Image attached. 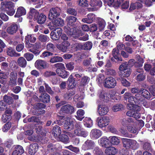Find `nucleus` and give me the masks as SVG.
<instances>
[{"label":"nucleus","instance_id":"1","mask_svg":"<svg viewBox=\"0 0 155 155\" xmlns=\"http://www.w3.org/2000/svg\"><path fill=\"white\" fill-rule=\"evenodd\" d=\"M25 47L28 49V51L36 55H38L40 52L38 49L39 48V44L36 43L32 44L30 43H34L36 40V38L33 35H29L25 36Z\"/></svg>","mask_w":155,"mask_h":155},{"label":"nucleus","instance_id":"2","mask_svg":"<svg viewBox=\"0 0 155 155\" xmlns=\"http://www.w3.org/2000/svg\"><path fill=\"white\" fill-rule=\"evenodd\" d=\"M61 12L60 8L58 7H53L51 8L49 11L48 18L50 20L55 19L58 17Z\"/></svg>","mask_w":155,"mask_h":155},{"label":"nucleus","instance_id":"3","mask_svg":"<svg viewBox=\"0 0 155 155\" xmlns=\"http://www.w3.org/2000/svg\"><path fill=\"white\" fill-rule=\"evenodd\" d=\"M122 140L124 147L126 148H132L134 149L137 147L138 144L135 140L127 138H122Z\"/></svg>","mask_w":155,"mask_h":155},{"label":"nucleus","instance_id":"4","mask_svg":"<svg viewBox=\"0 0 155 155\" xmlns=\"http://www.w3.org/2000/svg\"><path fill=\"white\" fill-rule=\"evenodd\" d=\"M117 84V81L114 78L109 77L105 79L104 85L107 88H114Z\"/></svg>","mask_w":155,"mask_h":155},{"label":"nucleus","instance_id":"5","mask_svg":"<svg viewBox=\"0 0 155 155\" xmlns=\"http://www.w3.org/2000/svg\"><path fill=\"white\" fill-rule=\"evenodd\" d=\"M75 130H74V134L78 136L86 137L88 135L87 132L81 128L79 123H76L75 125Z\"/></svg>","mask_w":155,"mask_h":155},{"label":"nucleus","instance_id":"6","mask_svg":"<svg viewBox=\"0 0 155 155\" xmlns=\"http://www.w3.org/2000/svg\"><path fill=\"white\" fill-rule=\"evenodd\" d=\"M74 108L71 105L68 104L62 106L59 111L60 114L64 115L68 114H71L74 112Z\"/></svg>","mask_w":155,"mask_h":155},{"label":"nucleus","instance_id":"7","mask_svg":"<svg viewBox=\"0 0 155 155\" xmlns=\"http://www.w3.org/2000/svg\"><path fill=\"white\" fill-rule=\"evenodd\" d=\"M109 118L107 116L98 117L96 120L97 125L100 127L102 128L107 126L110 121Z\"/></svg>","mask_w":155,"mask_h":155},{"label":"nucleus","instance_id":"8","mask_svg":"<svg viewBox=\"0 0 155 155\" xmlns=\"http://www.w3.org/2000/svg\"><path fill=\"white\" fill-rule=\"evenodd\" d=\"M109 111L108 107L106 105L99 104L97 108V112L100 116L107 114Z\"/></svg>","mask_w":155,"mask_h":155},{"label":"nucleus","instance_id":"9","mask_svg":"<svg viewBox=\"0 0 155 155\" xmlns=\"http://www.w3.org/2000/svg\"><path fill=\"white\" fill-rule=\"evenodd\" d=\"M62 32V30L59 28L55 29L50 33L51 38L53 40H58Z\"/></svg>","mask_w":155,"mask_h":155},{"label":"nucleus","instance_id":"10","mask_svg":"<svg viewBox=\"0 0 155 155\" xmlns=\"http://www.w3.org/2000/svg\"><path fill=\"white\" fill-rule=\"evenodd\" d=\"M35 66L38 70L46 69L48 68V64L45 61L42 60H38L35 63Z\"/></svg>","mask_w":155,"mask_h":155},{"label":"nucleus","instance_id":"11","mask_svg":"<svg viewBox=\"0 0 155 155\" xmlns=\"http://www.w3.org/2000/svg\"><path fill=\"white\" fill-rule=\"evenodd\" d=\"M54 21H52V23H49L48 26L49 28L52 30L54 28H55L58 26H63L64 24V22L63 19L58 18L57 19H54Z\"/></svg>","mask_w":155,"mask_h":155},{"label":"nucleus","instance_id":"12","mask_svg":"<svg viewBox=\"0 0 155 155\" xmlns=\"http://www.w3.org/2000/svg\"><path fill=\"white\" fill-rule=\"evenodd\" d=\"M64 31L68 35L75 38H78L79 35L76 31L74 28H71L69 26L64 27Z\"/></svg>","mask_w":155,"mask_h":155},{"label":"nucleus","instance_id":"13","mask_svg":"<svg viewBox=\"0 0 155 155\" xmlns=\"http://www.w3.org/2000/svg\"><path fill=\"white\" fill-rule=\"evenodd\" d=\"M95 146V143L94 141L87 140L83 144L82 147L83 150H86L93 149Z\"/></svg>","mask_w":155,"mask_h":155},{"label":"nucleus","instance_id":"14","mask_svg":"<svg viewBox=\"0 0 155 155\" xmlns=\"http://www.w3.org/2000/svg\"><path fill=\"white\" fill-rule=\"evenodd\" d=\"M64 128L67 130L70 131L74 128V122L72 119L67 118L65 120L64 124Z\"/></svg>","mask_w":155,"mask_h":155},{"label":"nucleus","instance_id":"15","mask_svg":"<svg viewBox=\"0 0 155 155\" xmlns=\"http://www.w3.org/2000/svg\"><path fill=\"white\" fill-rule=\"evenodd\" d=\"M81 46L82 49L83 50H89L92 47V43L91 42L87 41L82 45L78 43H75L73 45V46H75L77 48Z\"/></svg>","mask_w":155,"mask_h":155},{"label":"nucleus","instance_id":"16","mask_svg":"<svg viewBox=\"0 0 155 155\" xmlns=\"http://www.w3.org/2000/svg\"><path fill=\"white\" fill-rule=\"evenodd\" d=\"M38 145L37 143H32L30 144L28 149V153L31 155H34L38 149Z\"/></svg>","mask_w":155,"mask_h":155},{"label":"nucleus","instance_id":"17","mask_svg":"<svg viewBox=\"0 0 155 155\" xmlns=\"http://www.w3.org/2000/svg\"><path fill=\"white\" fill-rule=\"evenodd\" d=\"M95 15L93 13L88 14L87 17L82 19V21L84 23L90 24L92 23L95 20Z\"/></svg>","mask_w":155,"mask_h":155},{"label":"nucleus","instance_id":"18","mask_svg":"<svg viewBox=\"0 0 155 155\" xmlns=\"http://www.w3.org/2000/svg\"><path fill=\"white\" fill-rule=\"evenodd\" d=\"M140 111L128 110L126 113V115L130 117H132L136 119H138L140 117V114L139 112Z\"/></svg>","mask_w":155,"mask_h":155},{"label":"nucleus","instance_id":"19","mask_svg":"<svg viewBox=\"0 0 155 155\" xmlns=\"http://www.w3.org/2000/svg\"><path fill=\"white\" fill-rule=\"evenodd\" d=\"M99 142L101 146L107 148L111 145L110 140L105 138H101L99 140Z\"/></svg>","mask_w":155,"mask_h":155},{"label":"nucleus","instance_id":"20","mask_svg":"<svg viewBox=\"0 0 155 155\" xmlns=\"http://www.w3.org/2000/svg\"><path fill=\"white\" fill-rule=\"evenodd\" d=\"M90 135L94 139H97L101 135V131L99 129H94L91 132Z\"/></svg>","mask_w":155,"mask_h":155},{"label":"nucleus","instance_id":"21","mask_svg":"<svg viewBox=\"0 0 155 155\" xmlns=\"http://www.w3.org/2000/svg\"><path fill=\"white\" fill-rule=\"evenodd\" d=\"M7 54L11 57H19L20 56V54L16 53L15 50L11 47L8 48L6 50Z\"/></svg>","mask_w":155,"mask_h":155},{"label":"nucleus","instance_id":"22","mask_svg":"<svg viewBox=\"0 0 155 155\" xmlns=\"http://www.w3.org/2000/svg\"><path fill=\"white\" fill-rule=\"evenodd\" d=\"M24 152L22 147L20 145L15 146V150L13 151L12 155H21Z\"/></svg>","mask_w":155,"mask_h":155},{"label":"nucleus","instance_id":"23","mask_svg":"<svg viewBox=\"0 0 155 155\" xmlns=\"http://www.w3.org/2000/svg\"><path fill=\"white\" fill-rule=\"evenodd\" d=\"M56 72L58 76L63 78H67L69 74L68 72L64 69H61L60 68H57Z\"/></svg>","mask_w":155,"mask_h":155},{"label":"nucleus","instance_id":"24","mask_svg":"<svg viewBox=\"0 0 155 155\" xmlns=\"http://www.w3.org/2000/svg\"><path fill=\"white\" fill-rule=\"evenodd\" d=\"M18 29L17 25L16 24H13L7 28V31L9 34L13 35L17 32Z\"/></svg>","mask_w":155,"mask_h":155},{"label":"nucleus","instance_id":"25","mask_svg":"<svg viewBox=\"0 0 155 155\" xmlns=\"http://www.w3.org/2000/svg\"><path fill=\"white\" fill-rule=\"evenodd\" d=\"M40 100L42 102L48 103L50 101V96L48 94L45 93L41 94L39 96Z\"/></svg>","mask_w":155,"mask_h":155},{"label":"nucleus","instance_id":"26","mask_svg":"<svg viewBox=\"0 0 155 155\" xmlns=\"http://www.w3.org/2000/svg\"><path fill=\"white\" fill-rule=\"evenodd\" d=\"M140 93L142 96L147 100H150L151 98H152V95L148 90L146 89H141Z\"/></svg>","mask_w":155,"mask_h":155},{"label":"nucleus","instance_id":"27","mask_svg":"<svg viewBox=\"0 0 155 155\" xmlns=\"http://www.w3.org/2000/svg\"><path fill=\"white\" fill-rule=\"evenodd\" d=\"M77 18L72 16H67L66 19L68 25L72 26L73 25L74 23L76 21Z\"/></svg>","mask_w":155,"mask_h":155},{"label":"nucleus","instance_id":"28","mask_svg":"<svg viewBox=\"0 0 155 155\" xmlns=\"http://www.w3.org/2000/svg\"><path fill=\"white\" fill-rule=\"evenodd\" d=\"M26 13V11L25 8L22 7H20L17 8L15 17L19 18L22 15H25Z\"/></svg>","mask_w":155,"mask_h":155},{"label":"nucleus","instance_id":"29","mask_svg":"<svg viewBox=\"0 0 155 155\" xmlns=\"http://www.w3.org/2000/svg\"><path fill=\"white\" fill-rule=\"evenodd\" d=\"M29 14V17L31 19L33 18L35 21L36 20L39 15V12L34 8L31 9Z\"/></svg>","mask_w":155,"mask_h":155},{"label":"nucleus","instance_id":"30","mask_svg":"<svg viewBox=\"0 0 155 155\" xmlns=\"http://www.w3.org/2000/svg\"><path fill=\"white\" fill-rule=\"evenodd\" d=\"M61 132V128L58 126L55 125L53 127L52 134L55 138L60 135Z\"/></svg>","mask_w":155,"mask_h":155},{"label":"nucleus","instance_id":"31","mask_svg":"<svg viewBox=\"0 0 155 155\" xmlns=\"http://www.w3.org/2000/svg\"><path fill=\"white\" fill-rule=\"evenodd\" d=\"M124 98L125 100L127 101L128 99V101L129 103H133V101L134 102L135 96H132L130 93H125L124 95Z\"/></svg>","mask_w":155,"mask_h":155},{"label":"nucleus","instance_id":"32","mask_svg":"<svg viewBox=\"0 0 155 155\" xmlns=\"http://www.w3.org/2000/svg\"><path fill=\"white\" fill-rule=\"evenodd\" d=\"M55 139L58 141H61L65 143H67L69 142L68 136L64 134L60 135Z\"/></svg>","mask_w":155,"mask_h":155},{"label":"nucleus","instance_id":"33","mask_svg":"<svg viewBox=\"0 0 155 155\" xmlns=\"http://www.w3.org/2000/svg\"><path fill=\"white\" fill-rule=\"evenodd\" d=\"M47 17L45 15L42 13L40 14L37 17L36 20L39 24H44L46 21Z\"/></svg>","mask_w":155,"mask_h":155},{"label":"nucleus","instance_id":"34","mask_svg":"<svg viewBox=\"0 0 155 155\" xmlns=\"http://www.w3.org/2000/svg\"><path fill=\"white\" fill-rule=\"evenodd\" d=\"M18 65L22 68H25L27 64V62L26 59L23 57L19 58L17 60Z\"/></svg>","mask_w":155,"mask_h":155},{"label":"nucleus","instance_id":"35","mask_svg":"<svg viewBox=\"0 0 155 155\" xmlns=\"http://www.w3.org/2000/svg\"><path fill=\"white\" fill-rule=\"evenodd\" d=\"M127 107L130 110H129L140 111L141 110L140 107L139 106L133 103L128 104L127 105Z\"/></svg>","mask_w":155,"mask_h":155},{"label":"nucleus","instance_id":"36","mask_svg":"<svg viewBox=\"0 0 155 155\" xmlns=\"http://www.w3.org/2000/svg\"><path fill=\"white\" fill-rule=\"evenodd\" d=\"M99 97L103 101L107 102L109 100L110 96L109 93L102 91L99 94Z\"/></svg>","mask_w":155,"mask_h":155},{"label":"nucleus","instance_id":"37","mask_svg":"<svg viewBox=\"0 0 155 155\" xmlns=\"http://www.w3.org/2000/svg\"><path fill=\"white\" fill-rule=\"evenodd\" d=\"M1 5L2 6L5 5L6 9L14 8L15 7L14 3L11 1L2 2L1 3Z\"/></svg>","mask_w":155,"mask_h":155},{"label":"nucleus","instance_id":"38","mask_svg":"<svg viewBox=\"0 0 155 155\" xmlns=\"http://www.w3.org/2000/svg\"><path fill=\"white\" fill-rule=\"evenodd\" d=\"M89 80L90 78L87 76L82 77L79 84L80 86L84 87L88 84Z\"/></svg>","mask_w":155,"mask_h":155},{"label":"nucleus","instance_id":"39","mask_svg":"<svg viewBox=\"0 0 155 155\" xmlns=\"http://www.w3.org/2000/svg\"><path fill=\"white\" fill-rule=\"evenodd\" d=\"M99 30L100 31L103 30L106 25V23L103 19L99 18L98 20Z\"/></svg>","mask_w":155,"mask_h":155},{"label":"nucleus","instance_id":"40","mask_svg":"<svg viewBox=\"0 0 155 155\" xmlns=\"http://www.w3.org/2000/svg\"><path fill=\"white\" fill-rule=\"evenodd\" d=\"M134 98V103L137 104H140L144 99L141 94H136Z\"/></svg>","mask_w":155,"mask_h":155},{"label":"nucleus","instance_id":"41","mask_svg":"<svg viewBox=\"0 0 155 155\" xmlns=\"http://www.w3.org/2000/svg\"><path fill=\"white\" fill-rule=\"evenodd\" d=\"M58 144L55 145L52 143L49 144L47 146V149L48 150L51 152H54L56 151L57 150L58 147Z\"/></svg>","mask_w":155,"mask_h":155},{"label":"nucleus","instance_id":"42","mask_svg":"<svg viewBox=\"0 0 155 155\" xmlns=\"http://www.w3.org/2000/svg\"><path fill=\"white\" fill-rule=\"evenodd\" d=\"M77 116H76V118L79 120H81L84 117V112L82 109L78 110L77 112Z\"/></svg>","mask_w":155,"mask_h":155},{"label":"nucleus","instance_id":"43","mask_svg":"<svg viewBox=\"0 0 155 155\" xmlns=\"http://www.w3.org/2000/svg\"><path fill=\"white\" fill-rule=\"evenodd\" d=\"M102 2L101 1L97 0H91L90 5L91 7L98 6L100 7L102 5Z\"/></svg>","mask_w":155,"mask_h":155},{"label":"nucleus","instance_id":"44","mask_svg":"<svg viewBox=\"0 0 155 155\" xmlns=\"http://www.w3.org/2000/svg\"><path fill=\"white\" fill-rule=\"evenodd\" d=\"M38 39L42 42H45L48 41L49 37L46 35L41 34L38 36Z\"/></svg>","mask_w":155,"mask_h":155},{"label":"nucleus","instance_id":"45","mask_svg":"<svg viewBox=\"0 0 155 155\" xmlns=\"http://www.w3.org/2000/svg\"><path fill=\"white\" fill-rule=\"evenodd\" d=\"M131 71L130 68L121 71V74H120L121 77H129L131 73Z\"/></svg>","mask_w":155,"mask_h":155},{"label":"nucleus","instance_id":"46","mask_svg":"<svg viewBox=\"0 0 155 155\" xmlns=\"http://www.w3.org/2000/svg\"><path fill=\"white\" fill-rule=\"evenodd\" d=\"M47 50L51 52L55 51V47L54 44L51 43H48L46 46Z\"/></svg>","mask_w":155,"mask_h":155},{"label":"nucleus","instance_id":"47","mask_svg":"<svg viewBox=\"0 0 155 155\" xmlns=\"http://www.w3.org/2000/svg\"><path fill=\"white\" fill-rule=\"evenodd\" d=\"M105 152H108L109 153L115 155L117 151L115 148L113 147H109L105 150Z\"/></svg>","mask_w":155,"mask_h":155},{"label":"nucleus","instance_id":"48","mask_svg":"<svg viewBox=\"0 0 155 155\" xmlns=\"http://www.w3.org/2000/svg\"><path fill=\"white\" fill-rule=\"evenodd\" d=\"M105 73L107 75L114 76L116 75L115 71L111 68H107L106 69Z\"/></svg>","mask_w":155,"mask_h":155},{"label":"nucleus","instance_id":"49","mask_svg":"<svg viewBox=\"0 0 155 155\" xmlns=\"http://www.w3.org/2000/svg\"><path fill=\"white\" fill-rule=\"evenodd\" d=\"M124 108L123 105L121 104H118L114 106L112 110L114 112H117L122 110Z\"/></svg>","mask_w":155,"mask_h":155},{"label":"nucleus","instance_id":"50","mask_svg":"<svg viewBox=\"0 0 155 155\" xmlns=\"http://www.w3.org/2000/svg\"><path fill=\"white\" fill-rule=\"evenodd\" d=\"M63 59L61 57L54 56L50 60V61L52 63L62 61Z\"/></svg>","mask_w":155,"mask_h":155},{"label":"nucleus","instance_id":"51","mask_svg":"<svg viewBox=\"0 0 155 155\" xmlns=\"http://www.w3.org/2000/svg\"><path fill=\"white\" fill-rule=\"evenodd\" d=\"M3 99L5 102L9 104H12L13 101V99L12 97L8 96L6 95L4 96Z\"/></svg>","mask_w":155,"mask_h":155},{"label":"nucleus","instance_id":"52","mask_svg":"<svg viewBox=\"0 0 155 155\" xmlns=\"http://www.w3.org/2000/svg\"><path fill=\"white\" fill-rule=\"evenodd\" d=\"M110 144L117 145L119 143V140L117 137L113 136L110 139Z\"/></svg>","mask_w":155,"mask_h":155},{"label":"nucleus","instance_id":"53","mask_svg":"<svg viewBox=\"0 0 155 155\" xmlns=\"http://www.w3.org/2000/svg\"><path fill=\"white\" fill-rule=\"evenodd\" d=\"M104 80V76L103 74H100L98 75L97 81L98 83H102Z\"/></svg>","mask_w":155,"mask_h":155},{"label":"nucleus","instance_id":"54","mask_svg":"<svg viewBox=\"0 0 155 155\" xmlns=\"http://www.w3.org/2000/svg\"><path fill=\"white\" fill-rule=\"evenodd\" d=\"M11 122H8L5 124L2 127V130L4 132H7L11 128Z\"/></svg>","mask_w":155,"mask_h":155},{"label":"nucleus","instance_id":"55","mask_svg":"<svg viewBox=\"0 0 155 155\" xmlns=\"http://www.w3.org/2000/svg\"><path fill=\"white\" fill-rule=\"evenodd\" d=\"M11 119V116L10 115H7L4 114L2 115V120L4 123H6V122L9 121Z\"/></svg>","mask_w":155,"mask_h":155},{"label":"nucleus","instance_id":"56","mask_svg":"<svg viewBox=\"0 0 155 155\" xmlns=\"http://www.w3.org/2000/svg\"><path fill=\"white\" fill-rule=\"evenodd\" d=\"M24 57L28 61H31L34 58L33 54L29 52H27L24 54Z\"/></svg>","mask_w":155,"mask_h":155},{"label":"nucleus","instance_id":"57","mask_svg":"<svg viewBox=\"0 0 155 155\" xmlns=\"http://www.w3.org/2000/svg\"><path fill=\"white\" fill-rule=\"evenodd\" d=\"M68 86L69 89L74 88L76 87L77 82L74 81H68Z\"/></svg>","mask_w":155,"mask_h":155},{"label":"nucleus","instance_id":"58","mask_svg":"<svg viewBox=\"0 0 155 155\" xmlns=\"http://www.w3.org/2000/svg\"><path fill=\"white\" fill-rule=\"evenodd\" d=\"M119 80L121 81L123 86L125 87L129 86L130 85V83L126 79L121 78H119Z\"/></svg>","mask_w":155,"mask_h":155},{"label":"nucleus","instance_id":"59","mask_svg":"<svg viewBox=\"0 0 155 155\" xmlns=\"http://www.w3.org/2000/svg\"><path fill=\"white\" fill-rule=\"evenodd\" d=\"M111 59L112 61L115 62H118L123 61L122 58L119 57L118 55L113 56V57Z\"/></svg>","mask_w":155,"mask_h":155},{"label":"nucleus","instance_id":"60","mask_svg":"<svg viewBox=\"0 0 155 155\" xmlns=\"http://www.w3.org/2000/svg\"><path fill=\"white\" fill-rule=\"evenodd\" d=\"M145 75L143 73H140L136 77V80L139 81H143L145 78Z\"/></svg>","mask_w":155,"mask_h":155},{"label":"nucleus","instance_id":"61","mask_svg":"<svg viewBox=\"0 0 155 155\" xmlns=\"http://www.w3.org/2000/svg\"><path fill=\"white\" fill-rule=\"evenodd\" d=\"M87 1L86 0H79L77 1L78 4L82 7H86L87 6Z\"/></svg>","mask_w":155,"mask_h":155},{"label":"nucleus","instance_id":"62","mask_svg":"<svg viewBox=\"0 0 155 155\" xmlns=\"http://www.w3.org/2000/svg\"><path fill=\"white\" fill-rule=\"evenodd\" d=\"M65 148L68 149L71 151L77 153L79 152V149L78 147H74L72 145L65 147Z\"/></svg>","mask_w":155,"mask_h":155},{"label":"nucleus","instance_id":"63","mask_svg":"<svg viewBox=\"0 0 155 155\" xmlns=\"http://www.w3.org/2000/svg\"><path fill=\"white\" fill-rule=\"evenodd\" d=\"M127 129L129 131L135 134L137 132V129L135 128H133L132 126L130 125H128Z\"/></svg>","mask_w":155,"mask_h":155},{"label":"nucleus","instance_id":"64","mask_svg":"<svg viewBox=\"0 0 155 155\" xmlns=\"http://www.w3.org/2000/svg\"><path fill=\"white\" fill-rule=\"evenodd\" d=\"M129 5V1L124 0L121 5V8L123 9H127L128 8Z\"/></svg>","mask_w":155,"mask_h":155}]
</instances>
